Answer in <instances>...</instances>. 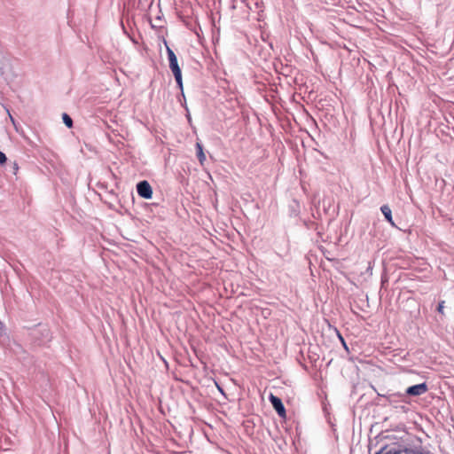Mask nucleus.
Returning <instances> with one entry per match:
<instances>
[{
    "label": "nucleus",
    "instance_id": "nucleus-1",
    "mask_svg": "<svg viewBox=\"0 0 454 454\" xmlns=\"http://www.w3.org/2000/svg\"><path fill=\"white\" fill-rule=\"evenodd\" d=\"M33 335L39 345L47 344L52 338L51 330L47 326L41 325L34 331Z\"/></svg>",
    "mask_w": 454,
    "mask_h": 454
},
{
    "label": "nucleus",
    "instance_id": "nucleus-2",
    "mask_svg": "<svg viewBox=\"0 0 454 454\" xmlns=\"http://www.w3.org/2000/svg\"><path fill=\"white\" fill-rule=\"evenodd\" d=\"M428 390V386L427 382H422L419 384L410 386L406 388L404 392V396H419Z\"/></svg>",
    "mask_w": 454,
    "mask_h": 454
},
{
    "label": "nucleus",
    "instance_id": "nucleus-3",
    "mask_svg": "<svg viewBox=\"0 0 454 454\" xmlns=\"http://www.w3.org/2000/svg\"><path fill=\"white\" fill-rule=\"evenodd\" d=\"M137 192L139 197L150 200L153 197V188L148 181L143 180L137 184Z\"/></svg>",
    "mask_w": 454,
    "mask_h": 454
},
{
    "label": "nucleus",
    "instance_id": "nucleus-4",
    "mask_svg": "<svg viewBox=\"0 0 454 454\" xmlns=\"http://www.w3.org/2000/svg\"><path fill=\"white\" fill-rule=\"evenodd\" d=\"M269 400H270L272 407L278 413V415L280 418H286V408H285V405H284L282 400L278 396L274 395L273 394L270 395Z\"/></svg>",
    "mask_w": 454,
    "mask_h": 454
},
{
    "label": "nucleus",
    "instance_id": "nucleus-5",
    "mask_svg": "<svg viewBox=\"0 0 454 454\" xmlns=\"http://www.w3.org/2000/svg\"><path fill=\"white\" fill-rule=\"evenodd\" d=\"M167 55H168L169 68L172 71L173 74L182 72L181 68L178 65L176 55L175 54L173 50L171 48H169L168 46H167Z\"/></svg>",
    "mask_w": 454,
    "mask_h": 454
},
{
    "label": "nucleus",
    "instance_id": "nucleus-6",
    "mask_svg": "<svg viewBox=\"0 0 454 454\" xmlns=\"http://www.w3.org/2000/svg\"><path fill=\"white\" fill-rule=\"evenodd\" d=\"M380 211L383 214L386 221L390 223L392 227H396L393 216H392V211L388 205L385 204L380 207Z\"/></svg>",
    "mask_w": 454,
    "mask_h": 454
},
{
    "label": "nucleus",
    "instance_id": "nucleus-7",
    "mask_svg": "<svg viewBox=\"0 0 454 454\" xmlns=\"http://www.w3.org/2000/svg\"><path fill=\"white\" fill-rule=\"evenodd\" d=\"M195 147H196L197 158H198L200 163L201 165H203L205 160H206V155H205L204 151H203V145H202L201 143L197 142L196 145H195Z\"/></svg>",
    "mask_w": 454,
    "mask_h": 454
},
{
    "label": "nucleus",
    "instance_id": "nucleus-8",
    "mask_svg": "<svg viewBox=\"0 0 454 454\" xmlns=\"http://www.w3.org/2000/svg\"><path fill=\"white\" fill-rule=\"evenodd\" d=\"M387 445L383 446L382 448H380V450H378L377 452H375L374 454H402V450H396V449H390V450H387Z\"/></svg>",
    "mask_w": 454,
    "mask_h": 454
},
{
    "label": "nucleus",
    "instance_id": "nucleus-9",
    "mask_svg": "<svg viewBox=\"0 0 454 454\" xmlns=\"http://www.w3.org/2000/svg\"><path fill=\"white\" fill-rule=\"evenodd\" d=\"M177 84V87L181 90L182 94L184 95V87H183V78L182 72L173 74Z\"/></svg>",
    "mask_w": 454,
    "mask_h": 454
},
{
    "label": "nucleus",
    "instance_id": "nucleus-10",
    "mask_svg": "<svg viewBox=\"0 0 454 454\" xmlns=\"http://www.w3.org/2000/svg\"><path fill=\"white\" fill-rule=\"evenodd\" d=\"M398 397L403 398L405 396L403 394H401V393H394V394H390L387 396H386V398L387 399L389 403H394L396 401V398H398Z\"/></svg>",
    "mask_w": 454,
    "mask_h": 454
},
{
    "label": "nucleus",
    "instance_id": "nucleus-11",
    "mask_svg": "<svg viewBox=\"0 0 454 454\" xmlns=\"http://www.w3.org/2000/svg\"><path fill=\"white\" fill-rule=\"evenodd\" d=\"M62 120H63V122L64 124L67 127V128H72L73 127V120L72 118L67 114V113H64L62 114Z\"/></svg>",
    "mask_w": 454,
    "mask_h": 454
},
{
    "label": "nucleus",
    "instance_id": "nucleus-12",
    "mask_svg": "<svg viewBox=\"0 0 454 454\" xmlns=\"http://www.w3.org/2000/svg\"><path fill=\"white\" fill-rule=\"evenodd\" d=\"M412 449L414 451L413 454H432V452L430 450H423V448L421 446L412 448Z\"/></svg>",
    "mask_w": 454,
    "mask_h": 454
},
{
    "label": "nucleus",
    "instance_id": "nucleus-13",
    "mask_svg": "<svg viewBox=\"0 0 454 454\" xmlns=\"http://www.w3.org/2000/svg\"><path fill=\"white\" fill-rule=\"evenodd\" d=\"M4 107L5 111H6V113L8 114L9 118H10V120H11L12 123L13 124V126H14V127H15V129H16V130L18 131V128H17V125H16V121H15L14 118L12 117V115L11 114L9 108H8L7 106H4Z\"/></svg>",
    "mask_w": 454,
    "mask_h": 454
},
{
    "label": "nucleus",
    "instance_id": "nucleus-14",
    "mask_svg": "<svg viewBox=\"0 0 454 454\" xmlns=\"http://www.w3.org/2000/svg\"><path fill=\"white\" fill-rule=\"evenodd\" d=\"M337 335H338V338H339V340H340V342H341V344H342L343 348H344L347 351H348V345H347V343H346V341H345L344 338L342 337V335L340 334V333L339 331H337Z\"/></svg>",
    "mask_w": 454,
    "mask_h": 454
},
{
    "label": "nucleus",
    "instance_id": "nucleus-15",
    "mask_svg": "<svg viewBox=\"0 0 454 454\" xmlns=\"http://www.w3.org/2000/svg\"><path fill=\"white\" fill-rule=\"evenodd\" d=\"M7 160V157L5 155V153H4L3 152L0 151V165H3L4 163H5Z\"/></svg>",
    "mask_w": 454,
    "mask_h": 454
},
{
    "label": "nucleus",
    "instance_id": "nucleus-16",
    "mask_svg": "<svg viewBox=\"0 0 454 454\" xmlns=\"http://www.w3.org/2000/svg\"><path fill=\"white\" fill-rule=\"evenodd\" d=\"M443 309H444V301H442L438 303V306H437V311L439 313H443Z\"/></svg>",
    "mask_w": 454,
    "mask_h": 454
},
{
    "label": "nucleus",
    "instance_id": "nucleus-17",
    "mask_svg": "<svg viewBox=\"0 0 454 454\" xmlns=\"http://www.w3.org/2000/svg\"><path fill=\"white\" fill-rule=\"evenodd\" d=\"M402 452H404L405 454H413V449L412 448H407L405 447L403 450H402Z\"/></svg>",
    "mask_w": 454,
    "mask_h": 454
},
{
    "label": "nucleus",
    "instance_id": "nucleus-18",
    "mask_svg": "<svg viewBox=\"0 0 454 454\" xmlns=\"http://www.w3.org/2000/svg\"><path fill=\"white\" fill-rule=\"evenodd\" d=\"M13 169H14V174L17 173L18 169H19V166H18V163L17 162H14L13 163Z\"/></svg>",
    "mask_w": 454,
    "mask_h": 454
},
{
    "label": "nucleus",
    "instance_id": "nucleus-19",
    "mask_svg": "<svg viewBox=\"0 0 454 454\" xmlns=\"http://www.w3.org/2000/svg\"><path fill=\"white\" fill-rule=\"evenodd\" d=\"M217 388L219 389V391H220L223 395H224V391H223V387H221L220 386H218V385H217Z\"/></svg>",
    "mask_w": 454,
    "mask_h": 454
}]
</instances>
